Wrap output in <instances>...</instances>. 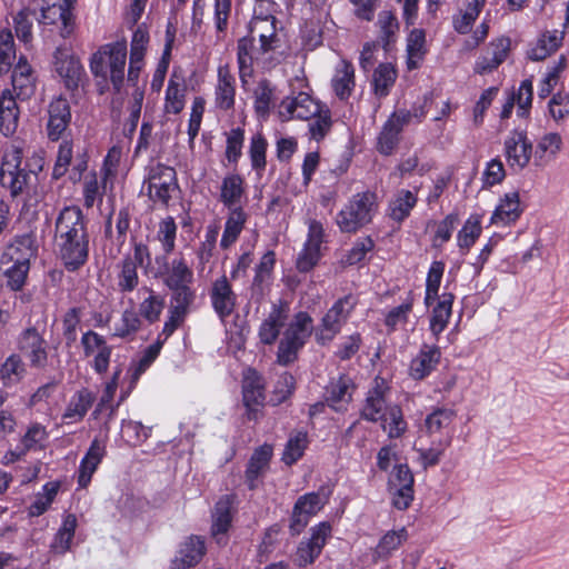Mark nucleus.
<instances>
[{
    "instance_id": "f257e3e1",
    "label": "nucleus",
    "mask_w": 569,
    "mask_h": 569,
    "mask_svg": "<svg viewBox=\"0 0 569 569\" xmlns=\"http://www.w3.org/2000/svg\"><path fill=\"white\" fill-rule=\"evenodd\" d=\"M162 260L159 274L171 292L168 316L162 328V335L168 339L184 322L197 293L192 288L193 271L183 257L173 258L171 261L163 257Z\"/></svg>"
},
{
    "instance_id": "f03ea898",
    "label": "nucleus",
    "mask_w": 569,
    "mask_h": 569,
    "mask_svg": "<svg viewBox=\"0 0 569 569\" xmlns=\"http://www.w3.org/2000/svg\"><path fill=\"white\" fill-rule=\"evenodd\" d=\"M127 43L117 41L101 46L90 58V71L104 82L110 79L114 91L119 92L124 81Z\"/></svg>"
},
{
    "instance_id": "7ed1b4c3",
    "label": "nucleus",
    "mask_w": 569,
    "mask_h": 569,
    "mask_svg": "<svg viewBox=\"0 0 569 569\" xmlns=\"http://www.w3.org/2000/svg\"><path fill=\"white\" fill-rule=\"evenodd\" d=\"M40 161L41 159L34 161V168L30 163L21 167L22 156L19 149L4 156L0 170V183L9 190L12 198L29 194L38 180L37 170L42 169Z\"/></svg>"
},
{
    "instance_id": "20e7f679",
    "label": "nucleus",
    "mask_w": 569,
    "mask_h": 569,
    "mask_svg": "<svg viewBox=\"0 0 569 569\" xmlns=\"http://www.w3.org/2000/svg\"><path fill=\"white\" fill-rule=\"evenodd\" d=\"M377 211V196L365 191L353 194L338 212L336 222L341 232L353 233L371 222Z\"/></svg>"
},
{
    "instance_id": "39448f33",
    "label": "nucleus",
    "mask_w": 569,
    "mask_h": 569,
    "mask_svg": "<svg viewBox=\"0 0 569 569\" xmlns=\"http://www.w3.org/2000/svg\"><path fill=\"white\" fill-rule=\"evenodd\" d=\"M357 303L353 295H346L328 309L315 330V340L319 346H328L341 332Z\"/></svg>"
},
{
    "instance_id": "423d86ee",
    "label": "nucleus",
    "mask_w": 569,
    "mask_h": 569,
    "mask_svg": "<svg viewBox=\"0 0 569 569\" xmlns=\"http://www.w3.org/2000/svg\"><path fill=\"white\" fill-rule=\"evenodd\" d=\"M389 397L390 387L388 382L381 377H376L366 393L360 417L369 422H379L387 416L390 407L395 405L389 401Z\"/></svg>"
},
{
    "instance_id": "0eeeda50",
    "label": "nucleus",
    "mask_w": 569,
    "mask_h": 569,
    "mask_svg": "<svg viewBox=\"0 0 569 569\" xmlns=\"http://www.w3.org/2000/svg\"><path fill=\"white\" fill-rule=\"evenodd\" d=\"M148 194L153 202L167 206L178 190L177 173L172 167L157 163L150 167L147 178Z\"/></svg>"
},
{
    "instance_id": "6e6552de",
    "label": "nucleus",
    "mask_w": 569,
    "mask_h": 569,
    "mask_svg": "<svg viewBox=\"0 0 569 569\" xmlns=\"http://www.w3.org/2000/svg\"><path fill=\"white\" fill-rule=\"evenodd\" d=\"M503 154L507 164L513 172H520L530 162L532 142L525 130H512L503 142Z\"/></svg>"
},
{
    "instance_id": "1a4fd4ad",
    "label": "nucleus",
    "mask_w": 569,
    "mask_h": 569,
    "mask_svg": "<svg viewBox=\"0 0 569 569\" xmlns=\"http://www.w3.org/2000/svg\"><path fill=\"white\" fill-rule=\"evenodd\" d=\"M328 499L329 493H326L323 489L299 497L293 506L290 520L289 528L291 533L299 535L307 527L310 518L323 508Z\"/></svg>"
},
{
    "instance_id": "9d476101",
    "label": "nucleus",
    "mask_w": 569,
    "mask_h": 569,
    "mask_svg": "<svg viewBox=\"0 0 569 569\" xmlns=\"http://www.w3.org/2000/svg\"><path fill=\"white\" fill-rule=\"evenodd\" d=\"M89 236L88 219L78 206L63 207L54 221V239H72Z\"/></svg>"
},
{
    "instance_id": "9b49d317",
    "label": "nucleus",
    "mask_w": 569,
    "mask_h": 569,
    "mask_svg": "<svg viewBox=\"0 0 569 569\" xmlns=\"http://www.w3.org/2000/svg\"><path fill=\"white\" fill-rule=\"evenodd\" d=\"M81 346L84 357L92 358V369L98 375L106 373L112 355V347L108 345L106 338L93 330H88L82 333Z\"/></svg>"
},
{
    "instance_id": "f8f14e48",
    "label": "nucleus",
    "mask_w": 569,
    "mask_h": 569,
    "mask_svg": "<svg viewBox=\"0 0 569 569\" xmlns=\"http://www.w3.org/2000/svg\"><path fill=\"white\" fill-rule=\"evenodd\" d=\"M17 348L32 368L43 369L48 365L47 341L34 327L21 331L17 338Z\"/></svg>"
},
{
    "instance_id": "ddd939ff",
    "label": "nucleus",
    "mask_w": 569,
    "mask_h": 569,
    "mask_svg": "<svg viewBox=\"0 0 569 569\" xmlns=\"http://www.w3.org/2000/svg\"><path fill=\"white\" fill-rule=\"evenodd\" d=\"M58 254L69 272L78 271L89 259L90 236L56 240Z\"/></svg>"
},
{
    "instance_id": "4468645a",
    "label": "nucleus",
    "mask_w": 569,
    "mask_h": 569,
    "mask_svg": "<svg viewBox=\"0 0 569 569\" xmlns=\"http://www.w3.org/2000/svg\"><path fill=\"white\" fill-rule=\"evenodd\" d=\"M413 475L406 463L396 465L389 477L392 505L398 510H406L413 500Z\"/></svg>"
},
{
    "instance_id": "2eb2a0df",
    "label": "nucleus",
    "mask_w": 569,
    "mask_h": 569,
    "mask_svg": "<svg viewBox=\"0 0 569 569\" xmlns=\"http://www.w3.org/2000/svg\"><path fill=\"white\" fill-rule=\"evenodd\" d=\"M254 37L246 36L237 42V61L241 78L250 76L253 63H262L264 67H272L276 62L270 51L260 50V44H254Z\"/></svg>"
},
{
    "instance_id": "dca6fc26",
    "label": "nucleus",
    "mask_w": 569,
    "mask_h": 569,
    "mask_svg": "<svg viewBox=\"0 0 569 569\" xmlns=\"http://www.w3.org/2000/svg\"><path fill=\"white\" fill-rule=\"evenodd\" d=\"M53 66L56 72L63 80L68 90H76L86 76L80 59L67 48L59 47L53 53Z\"/></svg>"
},
{
    "instance_id": "f3484780",
    "label": "nucleus",
    "mask_w": 569,
    "mask_h": 569,
    "mask_svg": "<svg viewBox=\"0 0 569 569\" xmlns=\"http://www.w3.org/2000/svg\"><path fill=\"white\" fill-rule=\"evenodd\" d=\"M209 298L213 311L221 321H224L234 312L238 297L224 274L212 281Z\"/></svg>"
},
{
    "instance_id": "a211bd4d",
    "label": "nucleus",
    "mask_w": 569,
    "mask_h": 569,
    "mask_svg": "<svg viewBox=\"0 0 569 569\" xmlns=\"http://www.w3.org/2000/svg\"><path fill=\"white\" fill-rule=\"evenodd\" d=\"M323 238L325 229L322 223L317 220H310L307 240L296 262L297 269L300 272H308L318 263Z\"/></svg>"
},
{
    "instance_id": "6ab92c4d",
    "label": "nucleus",
    "mask_w": 569,
    "mask_h": 569,
    "mask_svg": "<svg viewBox=\"0 0 569 569\" xmlns=\"http://www.w3.org/2000/svg\"><path fill=\"white\" fill-rule=\"evenodd\" d=\"M234 501L233 495H224L216 502L212 512L211 535L220 546H224L228 542V531L236 511Z\"/></svg>"
},
{
    "instance_id": "aec40b11",
    "label": "nucleus",
    "mask_w": 569,
    "mask_h": 569,
    "mask_svg": "<svg viewBox=\"0 0 569 569\" xmlns=\"http://www.w3.org/2000/svg\"><path fill=\"white\" fill-rule=\"evenodd\" d=\"M322 107L310 94L299 92L295 97L284 98L279 106V116L282 120H310L319 113Z\"/></svg>"
},
{
    "instance_id": "412c9836",
    "label": "nucleus",
    "mask_w": 569,
    "mask_h": 569,
    "mask_svg": "<svg viewBox=\"0 0 569 569\" xmlns=\"http://www.w3.org/2000/svg\"><path fill=\"white\" fill-rule=\"evenodd\" d=\"M330 532L331 527L327 522H321L311 529L310 538L302 540L297 548L296 562L298 566L306 567L318 558Z\"/></svg>"
},
{
    "instance_id": "4be33fe9",
    "label": "nucleus",
    "mask_w": 569,
    "mask_h": 569,
    "mask_svg": "<svg viewBox=\"0 0 569 569\" xmlns=\"http://www.w3.org/2000/svg\"><path fill=\"white\" fill-rule=\"evenodd\" d=\"M71 122V109L66 98L58 97L48 106L47 134L51 141L62 138Z\"/></svg>"
},
{
    "instance_id": "5701e85b",
    "label": "nucleus",
    "mask_w": 569,
    "mask_h": 569,
    "mask_svg": "<svg viewBox=\"0 0 569 569\" xmlns=\"http://www.w3.org/2000/svg\"><path fill=\"white\" fill-rule=\"evenodd\" d=\"M276 264V254L273 251H267L260 262L256 266L254 277L250 287V299L260 303L270 290L272 271Z\"/></svg>"
},
{
    "instance_id": "b1692460",
    "label": "nucleus",
    "mask_w": 569,
    "mask_h": 569,
    "mask_svg": "<svg viewBox=\"0 0 569 569\" xmlns=\"http://www.w3.org/2000/svg\"><path fill=\"white\" fill-rule=\"evenodd\" d=\"M249 32L251 37L258 36L260 50L274 52L281 46V40L277 32V19L274 16H260L251 19L249 24Z\"/></svg>"
},
{
    "instance_id": "393cba45",
    "label": "nucleus",
    "mask_w": 569,
    "mask_h": 569,
    "mask_svg": "<svg viewBox=\"0 0 569 569\" xmlns=\"http://www.w3.org/2000/svg\"><path fill=\"white\" fill-rule=\"evenodd\" d=\"M243 403L248 408V418L256 419L258 410L264 401V383L262 377L254 370L248 369L242 381Z\"/></svg>"
},
{
    "instance_id": "a878e982",
    "label": "nucleus",
    "mask_w": 569,
    "mask_h": 569,
    "mask_svg": "<svg viewBox=\"0 0 569 569\" xmlns=\"http://www.w3.org/2000/svg\"><path fill=\"white\" fill-rule=\"evenodd\" d=\"M41 22L44 24H61L60 36L69 38L74 29V17L69 0L52 3L41 10Z\"/></svg>"
},
{
    "instance_id": "bb28decb",
    "label": "nucleus",
    "mask_w": 569,
    "mask_h": 569,
    "mask_svg": "<svg viewBox=\"0 0 569 569\" xmlns=\"http://www.w3.org/2000/svg\"><path fill=\"white\" fill-rule=\"evenodd\" d=\"M440 358L439 346L423 343L418 355L410 362V376L416 380L426 378L436 369Z\"/></svg>"
},
{
    "instance_id": "cd10ccee",
    "label": "nucleus",
    "mask_w": 569,
    "mask_h": 569,
    "mask_svg": "<svg viewBox=\"0 0 569 569\" xmlns=\"http://www.w3.org/2000/svg\"><path fill=\"white\" fill-rule=\"evenodd\" d=\"M355 383L352 379L346 375L330 380L326 387V401L337 411L346 409V406L352 399Z\"/></svg>"
},
{
    "instance_id": "c85d7f7f",
    "label": "nucleus",
    "mask_w": 569,
    "mask_h": 569,
    "mask_svg": "<svg viewBox=\"0 0 569 569\" xmlns=\"http://www.w3.org/2000/svg\"><path fill=\"white\" fill-rule=\"evenodd\" d=\"M34 254L33 237L31 234L17 236L4 249L0 257L1 264L24 263L30 264Z\"/></svg>"
},
{
    "instance_id": "c756f323",
    "label": "nucleus",
    "mask_w": 569,
    "mask_h": 569,
    "mask_svg": "<svg viewBox=\"0 0 569 569\" xmlns=\"http://www.w3.org/2000/svg\"><path fill=\"white\" fill-rule=\"evenodd\" d=\"M455 296L450 292H445L440 296L437 305L433 307L430 319L429 330L435 339L439 341L440 335L446 330L452 315V305Z\"/></svg>"
},
{
    "instance_id": "7c9ffc66",
    "label": "nucleus",
    "mask_w": 569,
    "mask_h": 569,
    "mask_svg": "<svg viewBox=\"0 0 569 569\" xmlns=\"http://www.w3.org/2000/svg\"><path fill=\"white\" fill-rule=\"evenodd\" d=\"M106 455V445L99 439H93L87 453L79 466L78 485L86 488Z\"/></svg>"
},
{
    "instance_id": "2f4dec72",
    "label": "nucleus",
    "mask_w": 569,
    "mask_h": 569,
    "mask_svg": "<svg viewBox=\"0 0 569 569\" xmlns=\"http://www.w3.org/2000/svg\"><path fill=\"white\" fill-rule=\"evenodd\" d=\"M236 81L228 66L218 68V82L214 89V106L220 110H230L234 106Z\"/></svg>"
},
{
    "instance_id": "473e14b6",
    "label": "nucleus",
    "mask_w": 569,
    "mask_h": 569,
    "mask_svg": "<svg viewBox=\"0 0 569 569\" xmlns=\"http://www.w3.org/2000/svg\"><path fill=\"white\" fill-rule=\"evenodd\" d=\"M244 197V179L239 173L227 174L220 186L219 201L228 209L242 208Z\"/></svg>"
},
{
    "instance_id": "72a5a7b5",
    "label": "nucleus",
    "mask_w": 569,
    "mask_h": 569,
    "mask_svg": "<svg viewBox=\"0 0 569 569\" xmlns=\"http://www.w3.org/2000/svg\"><path fill=\"white\" fill-rule=\"evenodd\" d=\"M522 213L520 207V198L518 191L506 193L496 207L492 216L491 223L497 226H508L516 222Z\"/></svg>"
},
{
    "instance_id": "f704fd0d",
    "label": "nucleus",
    "mask_w": 569,
    "mask_h": 569,
    "mask_svg": "<svg viewBox=\"0 0 569 569\" xmlns=\"http://www.w3.org/2000/svg\"><path fill=\"white\" fill-rule=\"evenodd\" d=\"M566 32L548 30L541 33L536 43L528 50L527 56L532 61H542L555 53L561 46Z\"/></svg>"
},
{
    "instance_id": "c9c22d12",
    "label": "nucleus",
    "mask_w": 569,
    "mask_h": 569,
    "mask_svg": "<svg viewBox=\"0 0 569 569\" xmlns=\"http://www.w3.org/2000/svg\"><path fill=\"white\" fill-rule=\"evenodd\" d=\"M206 553L204 540L199 536L189 537L179 550V557L172 561L173 569H187L197 565Z\"/></svg>"
},
{
    "instance_id": "e433bc0d",
    "label": "nucleus",
    "mask_w": 569,
    "mask_h": 569,
    "mask_svg": "<svg viewBox=\"0 0 569 569\" xmlns=\"http://www.w3.org/2000/svg\"><path fill=\"white\" fill-rule=\"evenodd\" d=\"M96 401V395L88 388H81L70 398L62 418L67 422L81 421Z\"/></svg>"
},
{
    "instance_id": "4c0bfd02",
    "label": "nucleus",
    "mask_w": 569,
    "mask_h": 569,
    "mask_svg": "<svg viewBox=\"0 0 569 569\" xmlns=\"http://www.w3.org/2000/svg\"><path fill=\"white\" fill-rule=\"evenodd\" d=\"M355 86L356 82L353 66L346 60H341L337 64L335 74L331 80V87L335 94L340 100H347L351 96Z\"/></svg>"
},
{
    "instance_id": "58836bf2",
    "label": "nucleus",
    "mask_w": 569,
    "mask_h": 569,
    "mask_svg": "<svg viewBox=\"0 0 569 569\" xmlns=\"http://www.w3.org/2000/svg\"><path fill=\"white\" fill-rule=\"evenodd\" d=\"M312 333V318L305 311L298 312L283 332V340L302 348Z\"/></svg>"
},
{
    "instance_id": "ea45409f",
    "label": "nucleus",
    "mask_w": 569,
    "mask_h": 569,
    "mask_svg": "<svg viewBox=\"0 0 569 569\" xmlns=\"http://www.w3.org/2000/svg\"><path fill=\"white\" fill-rule=\"evenodd\" d=\"M11 82L13 91L19 99L26 100L33 94L34 78L32 76L31 67L26 59L20 58L16 64L12 71Z\"/></svg>"
},
{
    "instance_id": "a19ab883",
    "label": "nucleus",
    "mask_w": 569,
    "mask_h": 569,
    "mask_svg": "<svg viewBox=\"0 0 569 569\" xmlns=\"http://www.w3.org/2000/svg\"><path fill=\"white\" fill-rule=\"evenodd\" d=\"M418 201L417 196L407 189L396 191L388 204V216L396 222L406 220Z\"/></svg>"
},
{
    "instance_id": "79ce46f5",
    "label": "nucleus",
    "mask_w": 569,
    "mask_h": 569,
    "mask_svg": "<svg viewBox=\"0 0 569 569\" xmlns=\"http://www.w3.org/2000/svg\"><path fill=\"white\" fill-rule=\"evenodd\" d=\"M19 121V109L10 91H3L0 96V132L4 137L12 136Z\"/></svg>"
},
{
    "instance_id": "37998d69",
    "label": "nucleus",
    "mask_w": 569,
    "mask_h": 569,
    "mask_svg": "<svg viewBox=\"0 0 569 569\" xmlns=\"http://www.w3.org/2000/svg\"><path fill=\"white\" fill-rule=\"evenodd\" d=\"M486 4V0H470L466 3L465 9L459 10L452 17V27L456 32L467 34L471 31L473 23L478 19L481 10Z\"/></svg>"
},
{
    "instance_id": "c03bdc74",
    "label": "nucleus",
    "mask_w": 569,
    "mask_h": 569,
    "mask_svg": "<svg viewBox=\"0 0 569 569\" xmlns=\"http://www.w3.org/2000/svg\"><path fill=\"white\" fill-rule=\"evenodd\" d=\"M247 221V213L242 208L229 209L224 223L223 233L220 240L222 249L230 248L239 238Z\"/></svg>"
},
{
    "instance_id": "a18cd8bd",
    "label": "nucleus",
    "mask_w": 569,
    "mask_h": 569,
    "mask_svg": "<svg viewBox=\"0 0 569 569\" xmlns=\"http://www.w3.org/2000/svg\"><path fill=\"white\" fill-rule=\"evenodd\" d=\"M271 456L272 448L268 445L260 447L252 453L246 470V481L249 489H256L257 479L268 467Z\"/></svg>"
},
{
    "instance_id": "49530a36",
    "label": "nucleus",
    "mask_w": 569,
    "mask_h": 569,
    "mask_svg": "<svg viewBox=\"0 0 569 569\" xmlns=\"http://www.w3.org/2000/svg\"><path fill=\"white\" fill-rule=\"evenodd\" d=\"M286 315L280 308L273 307L269 316L259 327L258 336L263 345H272L284 326Z\"/></svg>"
},
{
    "instance_id": "de8ad7c7",
    "label": "nucleus",
    "mask_w": 569,
    "mask_h": 569,
    "mask_svg": "<svg viewBox=\"0 0 569 569\" xmlns=\"http://www.w3.org/2000/svg\"><path fill=\"white\" fill-rule=\"evenodd\" d=\"M426 49V33L422 29H413L407 39V68L415 70L423 60Z\"/></svg>"
},
{
    "instance_id": "09e8293b",
    "label": "nucleus",
    "mask_w": 569,
    "mask_h": 569,
    "mask_svg": "<svg viewBox=\"0 0 569 569\" xmlns=\"http://www.w3.org/2000/svg\"><path fill=\"white\" fill-rule=\"evenodd\" d=\"M27 373V366L18 353H11L0 366V379L9 387L20 382Z\"/></svg>"
},
{
    "instance_id": "8fccbe9b",
    "label": "nucleus",
    "mask_w": 569,
    "mask_h": 569,
    "mask_svg": "<svg viewBox=\"0 0 569 569\" xmlns=\"http://www.w3.org/2000/svg\"><path fill=\"white\" fill-rule=\"evenodd\" d=\"M397 79V71L391 63H380L372 76L373 93L378 98L389 94Z\"/></svg>"
},
{
    "instance_id": "3c124183",
    "label": "nucleus",
    "mask_w": 569,
    "mask_h": 569,
    "mask_svg": "<svg viewBox=\"0 0 569 569\" xmlns=\"http://www.w3.org/2000/svg\"><path fill=\"white\" fill-rule=\"evenodd\" d=\"M456 417L457 412L451 408H435L425 419V427L428 435L432 436L448 429Z\"/></svg>"
},
{
    "instance_id": "603ef678",
    "label": "nucleus",
    "mask_w": 569,
    "mask_h": 569,
    "mask_svg": "<svg viewBox=\"0 0 569 569\" xmlns=\"http://www.w3.org/2000/svg\"><path fill=\"white\" fill-rule=\"evenodd\" d=\"M176 32H177V29H176L174 24L172 22H168L167 28H166V43H164V48H163V52H162L161 62L159 63L156 72L153 74L152 82H151V87L153 89L159 90L160 87L162 86V82H163L168 66H169V60L171 57V50H172V47L174 43Z\"/></svg>"
},
{
    "instance_id": "864d4df0",
    "label": "nucleus",
    "mask_w": 569,
    "mask_h": 569,
    "mask_svg": "<svg viewBox=\"0 0 569 569\" xmlns=\"http://www.w3.org/2000/svg\"><path fill=\"white\" fill-rule=\"evenodd\" d=\"M379 422L382 430L387 432L390 439H398L407 431V422L400 406L397 403L390 407L389 411H387V416Z\"/></svg>"
},
{
    "instance_id": "5fc2aeb1",
    "label": "nucleus",
    "mask_w": 569,
    "mask_h": 569,
    "mask_svg": "<svg viewBox=\"0 0 569 569\" xmlns=\"http://www.w3.org/2000/svg\"><path fill=\"white\" fill-rule=\"evenodd\" d=\"M133 262L126 257L118 266L117 286L122 293L132 292L139 286L138 267Z\"/></svg>"
},
{
    "instance_id": "6e6d98bb",
    "label": "nucleus",
    "mask_w": 569,
    "mask_h": 569,
    "mask_svg": "<svg viewBox=\"0 0 569 569\" xmlns=\"http://www.w3.org/2000/svg\"><path fill=\"white\" fill-rule=\"evenodd\" d=\"M562 139L560 134L550 132L545 134L537 143L536 147V161L538 164H543L556 158L561 149Z\"/></svg>"
},
{
    "instance_id": "4d7b16f0",
    "label": "nucleus",
    "mask_w": 569,
    "mask_h": 569,
    "mask_svg": "<svg viewBox=\"0 0 569 569\" xmlns=\"http://www.w3.org/2000/svg\"><path fill=\"white\" fill-rule=\"evenodd\" d=\"M308 445V436L306 431L291 432L284 446L282 461L287 466L296 463L302 456Z\"/></svg>"
},
{
    "instance_id": "13d9d810",
    "label": "nucleus",
    "mask_w": 569,
    "mask_h": 569,
    "mask_svg": "<svg viewBox=\"0 0 569 569\" xmlns=\"http://www.w3.org/2000/svg\"><path fill=\"white\" fill-rule=\"evenodd\" d=\"M144 290L149 296L139 305V316L149 323H154L160 319L164 308V298L150 288L146 287Z\"/></svg>"
},
{
    "instance_id": "bf43d9fd",
    "label": "nucleus",
    "mask_w": 569,
    "mask_h": 569,
    "mask_svg": "<svg viewBox=\"0 0 569 569\" xmlns=\"http://www.w3.org/2000/svg\"><path fill=\"white\" fill-rule=\"evenodd\" d=\"M77 528V518L69 513L64 517L62 525L54 536L51 548L59 553H64L70 548Z\"/></svg>"
},
{
    "instance_id": "052dcab7",
    "label": "nucleus",
    "mask_w": 569,
    "mask_h": 569,
    "mask_svg": "<svg viewBox=\"0 0 569 569\" xmlns=\"http://www.w3.org/2000/svg\"><path fill=\"white\" fill-rule=\"evenodd\" d=\"M407 538L408 533L405 528H401L398 531H388L377 545L375 556L382 559L388 558L393 550L407 540Z\"/></svg>"
},
{
    "instance_id": "680f3d73",
    "label": "nucleus",
    "mask_w": 569,
    "mask_h": 569,
    "mask_svg": "<svg viewBox=\"0 0 569 569\" xmlns=\"http://www.w3.org/2000/svg\"><path fill=\"white\" fill-rule=\"evenodd\" d=\"M401 131L387 120L377 139V149L380 153L389 156L399 143Z\"/></svg>"
},
{
    "instance_id": "e2e57ef3",
    "label": "nucleus",
    "mask_w": 569,
    "mask_h": 569,
    "mask_svg": "<svg viewBox=\"0 0 569 569\" xmlns=\"http://www.w3.org/2000/svg\"><path fill=\"white\" fill-rule=\"evenodd\" d=\"M167 339H164V336L162 332L158 336V339L152 345L148 346L147 349L143 351L142 356L138 360V362L132 368V380L137 381L140 376L151 366V363L157 359V357L160 353V350L162 348L163 342Z\"/></svg>"
},
{
    "instance_id": "0e129e2a",
    "label": "nucleus",
    "mask_w": 569,
    "mask_h": 569,
    "mask_svg": "<svg viewBox=\"0 0 569 569\" xmlns=\"http://www.w3.org/2000/svg\"><path fill=\"white\" fill-rule=\"evenodd\" d=\"M184 87L183 84L170 79L166 90L164 111L167 113L178 114L184 108Z\"/></svg>"
},
{
    "instance_id": "69168bd1",
    "label": "nucleus",
    "mask_w": 569,
    "mask_h": 569,
    "mask_svg": "<svg viewBox=\"0 0 569 569\" xmlns=\"http://www.w3.org/2000/svg\"><path fill=\"white\" fill-rule=\"evenodd\" d=\"M378 26L380 28V40L385 50L395 42V37L399 30V23L396 16L388 10H383L378 16Z\"/></svg>"
},
{
    "instance_id": "338daca9",
    "label": "nucleus",
    "mask_w": 569,
    "mask_h": 569,
    "mask_svg": "<svg viewBox=\"0 0 569 569\" xmlns=\"http://www.w3.org/2000/svg\"><path fill=\"white\" fill-rule=\"evenodd\" d=\"M267 148H268V142L261 133H256L251 137L250 147H249V156H250L252 169L258 172L263 171L266 168Z\"/></svg>"
},
{
    "instance_id": "774afa93",
    "label": "nucleus",
    "mask_w": 569,
    "mask_h": 569,
    "mask_svg": "<svg viewBox=\"0 0 569 569\" xmlns=\"http://www.w3.org/2000/svg\"><path fill=\"white\" fill-rule=\"evenodd\" d=\"M177 224L172 217H167L159 223L157 238L161 243L163 252L170 254L176 248Z\"/></svg>"
}]
</instances>
